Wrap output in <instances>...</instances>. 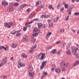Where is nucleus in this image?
<instances>
[{"label":"nucleus","mask_w":79,"mask_h":79,"mask_svg":"<svg viewBox=\"0 0 79 79\" xmlns=\"http://www.w3.org/2000/svg\"><path fill=\"white\" fill-rule=\"evenodd\" d=\"M72 31H73L74 32H76V31H75V30H72Z\"/></svg>","instance_id":"nucleus-58"},{"label":"nucleus","mask_w":79,"mask_h":79,"mask_svg":"<svg viewBox=\"0 0 79 79\" xmlns=\"http://www.w3.org/2000/svg\"><path fill=\"white\" fill-rule=\"evenodd\" d=\"M52 46H49L46 48V50H50V49H52Z\"/></svg>","instance_id":"nucleus-30"},{"label":"nucleus","mask_w":79,"mask_h":79,"mask_svg":"<svg viewBox=\"0 0 79 79\" xmlns=\"http://www.w3.org/2000/svg\"><path fill=\"white\" fill-rule=\"evenodd\" d=\"M21 35V34L20 33L18 32L16 34V36L19 37V36H20Z\"/></svg>","instance_id":"nucleus-25"},{"label":"nucleus","mask_w":79,"mask_h":79,"mask_svg":"<svg viewBox=\"0 0 79 79\" xmlns=\"http://www.w3.org/2000/svg\"><path fill=\"white\" fill-rule=\"evenodd\" d=\"M47 21H48V23H50V21H51V20H47Z\"/></svg>","instance_id":"nucleus-55"},{"label":"nucleus","mask_w":79,"mask_h":79,"mask_svg":"<svg viewBox=\"0 0 79 79\" xmlns=\"http://www.w3.org/2000/svg\"><path fill=\"white\" fill-rule=\"evenodd\" d=\"M37 28L36 27H34V30H33V32H37Z\"/></svg>","instance_id":"nucleus-28"},{"label":"nucleus","mask_w":79,"mask_h":79,"mask_svg":"<svg viewBox=\"0 0 79 79\" xmlns=\"http://www.w3.org/2000/svg\"><path fill=\"white\" fill-rule=\"evenodd\" d=\"M48 17H49V16L48 15H45V18H48Z\"/></svg>","instance_id":"nucleus-44"},{"label":"nucleus","mask_w":79,"mask_h":79,"mask_svg":"<svg viewBox=\"0 0 79 79\" xmlns=\"http://www.w3.org/2000/svg\"><path fill=\"white\" fill-rule=\"evenodd\" d=\"M68 13L69 15H71V10H69L68 11Z\"/></svg>","instance_id":"nucleus-38"},{"label":"nucleus","mask_w":79,"mask_h":79,"mask_svg":"<svg viewBox=\"0 0 79 79\" xmlns=\"http://www.w3.org/2000/svg\"><path fill=\"white\" fill-rule=\"evenodd\" d=\"M56 73L57 74H59V73H60L61 72V70L59 69H56Z\"/></svg>","instance_id":"nucleus-14"},{"label":"nucleus","mask_w":79,"mask_h":79,"mask_svg":"<svg viewBox=\"0 0 79 79\" xmlns=\"http://www.w3.org/2000/svg\"><path fill=\"white\" fill-rule=\"evenodd\" d=\"M35 41V39L34 38V37H32L31 41L33 43H34Z\"/></svg>","instance_id":"nucleus-22"},{"label":"nucleus","mask_w":79,"mask_h":79,"mask_svg":"<svg viewBox=\"0 0 79 79\" xmlns=\"http://www.w3.org/2000/svg\"><path fill=\"white\" fill-rule=\"evenodd\" d=\"M45 55V54L42 53H40L38 56L39 58H40V60H44V59H45V57H44V56Z\"/></svg>","instance_id":"nucleus-2"},{"label":"nucleus","mask_w":79,"mask_h":79,"mask_svg":"<svg viewBox=\"0 0 79 79\" xmlns=\"http://www.w3.org/2000/svg\"><path fill=\"white\" fill-rule=\"evenodd\" d=\"M49 9H52V10H54V8L52 7V6L51 5L49 6Z\"/></svg>","instance_id":"nucleus-32"},{"label":"nucleus","mask_w":79,"mask_h":79,"mask_svg":"<svg viewBox=\"0 0 79 79\" xmlns=\"http://www.w3.org/2000/svg\"><path fill=\"white\" fill-rule=\"evenodd\" d=\"M18 31H16L15 30H13L11 31V33L12 34H13V35H14V34H15L16 32H18Z\"/></svg>","instance_id":"nucleus-16"},{"label":"nucleus","mask_w":79,"mask_h":79,"mask_svg":"<svg viewBox=\"0 0 79 79\" xmlns=\"http://www.w3.org/2000/svg\"><path fill=\"white\" fill-rule=\"evenodd\" d=\"M66 54L67 55H71V52H70V51L69 50L68 51H66Z\"/></svg>","instance_id":"nucleus-24"},{"label":"nucleus","mask_w":79,"mask_h":79,"mask_svg":"<svg viewBox=\"0 0 79 79\" xmlns=\"http://www.w3.org/2000/svg\"><path fill=\"white\" fill-rule=\"evenodd\" d=\"M44 6L42 5L40 6L38 8L39 11H40V9H42V8L44 7Z\"/></svg>","instance_id":"nucleus-27"},{"label":"nucleus","mask_w":79,"mask_h":79,"mask_svg":"<svg viewBox=\"0 0 79 79\" xmlns=\"http://www.w3.org/2000/svg\"><path fill=\"white\" fill-rule=\"evenodd\" d=\"M33 21H34L35 20H36V21L38 20V19H33Z\"/></svg>","instance_id":"nucleus-60"},{"label":"nucleus","mask_w":79,"mask_h":79,"mask_svg":"<svg viewBox=\"0 0 79 79\" xmlns=\"http://www.w3.org/2000/svg\"><path fill=\"white\" fill-rule=\"evenodd\" d=\"M78 15H79V13L77 12L74 13L75 16H77Z\"/></svg>","instance_id":"nucleus-42"},{"label":"nucleus","mask_w":79,"mask_h":79,"mask_svg":"<svg viewBox=\"0 0 79 79\" xmlns=\"http://www.w3.org/2000/svg\"><path fill=\"white\" fill-rule=\"evenodd\" d=\"M27 29V27H24L23 28V30L24 31H25Z\"/></svg>","instance_id":"nucleus-46"},{"label":"nucleus","mask_w":79,"mask_h":79,"mask_svg":"<svg viewBox=\"0 0 79 79\" xmlns=\"http://www.w3.org/2000/svg\"><path fill=\"white\" fill-rule=\"evenodd\" d=\"M60 5L59 4H58L57 6V8H59V7H60Z\"/></svg>","instance_id":"nucleus-54"},{"label":"nucleus","mask_w":79,"mask_h":79,"mask_svg":"<svg viewBox=\"0 0 79 79\" xmlns=\"http://www.w3.org/2000/svg\"><path fill=\"white\" fill-rule=\"evenodd\" d=\"M4 26L5 27L6 26L7 28H10L12 26H15V23L13 22H11L9 23H4Z\"/></svg>","instance_id":"nucleus-1"},{"label":"nucleus","mask_w":79,"mask_h":79,"mask_svg":"<svg viewBox=\"0 0 79 79\" xmlns=\"http://www.w3.org/2000/svg\"><path fill=\"white\" fill-rule=\"evenodd\" d=\"M41 4V1H38L37 2H36L35 6H37V5H39V4Z\"/></svg>","instance_id":"nucleus-18"},{"label":"nucleus","mask_w":79,"mask_h":79,"mask_svg":"<svg viewBox=\"0 0 79 79\" xmlns=\"http://www.w3.org/2000/svg\"><path fill=\"white\" fill-rule=\"evenodd\" d=\"M8 9L9 10V11H13V10L12 6H10L8 8Z\"/></svg>","instance_id":"nucleus-23"},{"label":"nucleus","mask_w":79,"mask_h":79,"mask_svg":"<svg viewBox=\"0 0 79 79\" xmlns=\"http://www.w3.org/2000/svg\"><path fill=\"white\" fill-rule=\"evenodd\" d=\"M3 78L4 79H6V76H4Z\"/></svg>","instance_id":"nucleus-57"},{"label":"nucleus","mask_w":79,"mask_h":79,"mask_svg":"<svg viewBox=\"0 0 79 79\" xmlns=\"http://www.w3.org/2000/svg\"><path fill=\"white\" fill-rule=\"evenodd\" d=\"M53 26V23H49V27H52Z\"/></svg>","instance_id":"nucleus-31"},{"label":"nucleus","mask_w":79,"mask_h":79,"mask_svg":"<svg viewBox=\"0 0 79 79\" xmlns=\"http://www.w3.org/2000/svg\"><path fill=\"white\" fill-rule=\"evenodd\" d=\"M60 53H61V52L60 51H59L57 53V55H60Z\"/></svg>","instance_id":"nucleus-50"},{"label":"nucleus","mask_w":79,"mask_h":79,"mask_svg":"<svg viewBox=\"0 0 79 79\" xmlns=\"http://www.w3.org/2000/svg\"><path fill=\"white\" fill-rule=\"evenodd\" d=\"M43 74L42 77H44V76H45V75H47V73L46 72H43Z\"/></svg>","instance_id":"nucleus-29"},{"label":"nucleus","mask_w":79,"mask_h":79,"mask_svg":"<svg viewBox=\"0 0 79 79\" xmlns=\"http://www.w3.org/2000/svg\"><path fill=\"white\" fill-rule=\"evenodd\" d=\"M34 15V12H32L29 16L28 18L30 19V18H32L33 17V15Z\"/></svg>","instance_id":"nucleus-15"},{"label":"nucleus","mask_w":79,"mask_h":79,"mask_svg":"<svg viewBox=\"0 0 79 79\" xmlns=\"http://www.w3.org/2000/svg\"><path fill=\"white\" fill-rule=\"evenodd\" d=\"M36 35H37V33H36L33 34V37H34V36H36Z\"/></svg>","instance_id":"nucleus-49"},{"label":"nucleus","mask_w":79,"mask_h":79,"mask_svg":"<svg viewBox=\"0 0 79 79\" xmlns=\"http://www.w3.org/2000/svg\"><path fill=\"white\" fill-rule=\"evenodd\" d=\"M56 52V49H53L51 51V52L52 54H54Z\"/></svg>","instance_id":"nucleus-20"},{"label":"nucleus","mask_w":79,"mask_h":79,"mask_svg":"<svg viewBox=\"0 0 79 79\" xmlns=\"http://www.w3.org/2000/svg\"><path fill=\"white\" fill-rule=\"evenodd\" d=\"M2 4L3 6H7L8 5V2L2 1Z\"/></svg>","instance_id":"nucleus-8"},{"label":"nucleus","mask_w":79,"mask_h":79,"mask_svg":"<svg viewBox=\"0 0 79 79\" xmlns=\"http://www.w3.org/2000/svg\"><path fill=\"white\" fill-rule=\"evenodd\" d=\"M23 40H24V41H26L27 39V37L26 35H24L23 36Z\"/></svg>","instance_id":"nucleus-10"},{"label":"nucleus","mask_w":79,"mask_h":79,"mask_svg":"<svg viewBox=\"0 0 79 79\" xmlns=\"http://www.w3.org/2000/svg\"><path fill=\"white\" fill-rule=\"evenodd\" d=\"M1 63L2 64L0 63V67L2 66V64H5L6 63V59L5 58L4 59Z\"/></svg>","instance_id":"nucleus-6"},{"label":"nucleus","mask_w":79,"mask_h":79,"mask_svg":"<svg viewBox=\"0 0 79 79\" xmlns=\"http://www.w3.org/2000/svg\"><path fill=\"white\" fill-rule=\"evenodd\" d=\"M61 42V41L60 40H59L56 42V44H58L59 43H60Z\"/></svg>","instance_id":"nucleus-43"},{"label":"nucleus","mask_w":79,"mask_h":79,"mask_svg":"<svg viewBox=\"0 0 79 79\" xmlns=\"http://www.w3.org/2000/svg\"><path fill=\"white\" fill-rule=\"evenodd\" d=\"M3 49H4V50H6V48L4 47V48H3Z\"/></svg>","instance_id":"nucleus-59"},{"label":"nucleus","mask_w":79,"mask_h":79,"mask_svg":"<svg viewBox=\"0 0 79 79\" xmlns=\"http://www.w3.org/2000/svg\"><path fill=\"white\" fill-rule=\"evenodd\" d=\"M76 2H79V0H76Z\"/></svg>","instance_id":"nucleus-63"},{"label":"nucleus","mask_w":79,"mask_h":79,"mask_svg":"<svg viewBox=\"0 0 79 79\" xmlns=\"http://www.w3.org/2000/svg\"><path fill=\"white\" fill-rule=\"evenodd\" d=\"M64 45H65V43H62L61 45V47H62V48L64 47Z\"/></svg>","instance_id":"nucleus-36"},{"label":"nucleus","mask_w":79,"mask_h":79,"mask_svg":"<svg viewBox=\"0 0 79 79\" xmlns=\"http://www.w3.org/2000/svg\"><path fill=\"white\" fill-rule=\"evenodd\" d=\"M59 19V17H57L56 18V21H58V19Z\"/></svg>","instance_id":"nucleus-53"},{"label":"nucleus","mask_w":79,"mask_h":79,"mask_svg":"<svg viewBox=\"0 0 79 79\" xmlns=\"http://www.w3.org/2000/svg\"><path fill=\"white\" fill-rule=\"evenodd\" d=\"M14 6H18L19 5V4L18 3L15 2L14 4Z\"/></svg>","instance_id":"nucleus-35"},{"label":"nucleus","mask_w":79,"mask_h":79,"mask_svg":"<svg viewBox=\"0 0 79 79\" xmlns=\"http://www.w3.org/2000/svg\"><path fill=\"white\" fill-rule=\"evenodd\" d=\"M17 46V45H16V44H12V48H16V46Z\"/></svg>","instance_id":"nucleus-26"},{"label":"nucleus","mask_w":79,"mask_h":79,"mask_svg":"<svg viewBox=\"0 0 79 79\" xmlns=\"http://www.w3.org/2000/svg\"><path fill=\"white\" fill-rule=\"evenodd\" d=\"M21 55L23 58H27V56L24 53H22Z\"/></svg>","instance_id":"nucleus-13"},{"label":"nucleus","mask_w":79,"mask_h":79,"mask_svg":"<svg viewBox=\"0 0 79 79\" xmlns=\"http://www.w3.org/2000/svg\"><path fill=\"white\" fill-rule=\"evenodd\" d=\"M45 15H43L41 16V18H45Z\"/></svg>","instance_id":"nucleus-51"},{"label":"nucleus","mask_w":79,"mask_h":79,"mask_svg":"<svg viewBox=\"0 0 79 79\" xmlns=\"http://www.w3.org/2000/svg\"><path fill=\"white\" fill-rule=\"evenodd\" d=\"M64 10V7H62L60 9V11H63Z\"/></svg>","instance_id":"nucleus-40"},{"label":"nucleus","mask_w":79,"mask_h":79,"mask_svg":"<svg viewBox=\"0 0 79 79\" xmlns=\"http://www.w3.org/2000/svg\"><path fill=\"white\" fill-rule=\"evenodd\" d=\"M74 0H72V2H74Z\"/></svg>","instance_id":"nucleus-64"},{"label":"nucleus","mask_w":79,"mask_h":79,"mask_svg":"<svg viewBox=\"0 0 79 79\" xmlns=\"http://www.w3.org/2000/svg\"><path fill=\"white\" fill-rule=\"evenodd\" d=\"M52 71H53L54 70V68H52L51 69Z\"/></svg>","instance_id":"nucleus-61"},{"label":"nucleus","mask_w":79,"mask_h":79,"mask_svg":"<svg viewBox=\"0 0 79 79\" xmlns=\"http://www.w3.org/2000/svg\"><path fill=\"white\" fill-rule=\"evenodd\" d=\"M28 71L29 72H31L33 71V68L31 66H29L28 67Z\"/></svg>","instance_id":"nucleus-17"},{"label":"nucleus","mask_w":79,"mask_h":79,"mask_svg":"<svg viewBox=\"0 0 79 79\" xmlns=\"http://www.w3.org/2000/svg\"><path fill=\"white\" fill-rule=\"evenodd\" d=\"M77 33L78 34H79V30H78L77 31Z\"/></svg>","instance_id":"nucleus-62"},{"label":"nucleus","mask_w":79,"mask_h":79,"mask_svg":"<svg viewBox=\"0 0 79 79\" xmlns=\"http://www.w3.org/2000/svg\"><path fill=\"white\" fill-rule=\"evenodd\" d=\"M4 48V46H1L0 47V50H2V48Z\"/></svg>","instance_id":"nucleus-47"},{"label":"nucleus","mask_w":79,"mask_h":79,"mask_svg":"<svg viewBox=\"0 0 79 79\" xmlns=\"http://www.w3.org/2000/svg\"><path fill=\"white\" fill-rule=\"evenodd\" d=\"M30 10H31V9H30V8H28L26 10V11L27 13H29V12H31Z\"/></svg>","instance_id":"nucleus-33"},{"label":"nucleus","mask_w":79,"mask_h":79,"mask_svg":"<svg viewBox=\"0 0 79 79\" xmlns=\"http://www.w3.org/2000/svg\"><path fill=\"white\" fill-rule=\"evenodd\" d=\"M25 66V64L22 63L21 61H19L18 62V67L19 68H20L21 67H24Z\"/></svg>","instance_id":"nucleus-4"},{"label":"nucleus","mask_w":79,"mask_h":79,"mask_svg":"<svg viewBox=\"0 0 79 79\" xmlns=\"http://www.w3.org/2000/svg\"><path fill=\"white\" fill-rule=\"evenodd\" d=\"M38 28H40V27L42 26V24L41 23H38Z\"/></svg>","instance_id":"nucleus-21"},{"label":"nucleus","mask_w":79,"mask_h":79,"mask_svg":"<svg viewBox=\"0 0 79 79\" xmlns=\"http://www.w3.org/2000/svg\"><path fill=\"white\" fill-rule=\"evenodd\" d=\"M62 71H65V69L64 68H63L62 69Z\"/></svg>","instance_id":"nucleus-56"},{"label":"nucleus","mask_w":79,"mask_h":79,"mask_svg":"<svg viewBox=\"0 0 79 79\" xmlns=\"http://www.w3.org/2000/svg\"><path fill=\"white\" fill-rule=\"evenodd\" d=\"M79 63V61L78 60H77L76 61L75 63H74L73 64V66H77L78 64Z\"/></svg>","instance_id":"nucleus-19"},{"label":"nucleus","mask_w":79,"mask_h":79,"mask_svg":"<svg viewBox=\"0 0 79 79\" xmlns=\"http://www.w3.org/2000/svg\"><path fill=\"white\" fill-rule=\"evenodd\" d=\"M52 34V32H49L46 35V39H48L50 37V35Z\"/></svg>","instance_id":"nucleus-12"},{"label":"nucleus","mask_w":79,"mask_h":79,"mask_svg":"<svg viewBox=\"0 0 79 79\" xmlns=\"http://www.w3.org/2000/svg\"><path fill=\"white\" fill-rule=\"evenodd\" d=\"M69 66V64L68 63H65L64 62H62L60 65V66L62 67L65 68L66 67H68Z\"/></svg>","instance_id":"nucleus-3"},{"label":"nucleus","mask_w":79,"mask_h":79,"mask_svg":"<svg viewBox=\"0 0 79 79\" xmlns=\"http://www.w3.org/2000/svg\"><path fill=\"white\" fill-rule=\"evenodd\" d=\"M58 21H56V19H53V23H56V22H57Z\"/></svg>","instance_id":"nucleus-45"},{"label":"nucleus","mask_w":79,"mask_h":79,"mask_svg":"<svg viewBox=\"0 0 79 79\" xmlns=\"http://www.w3.org/2000/svg\"><path fill=\"white\" fill-rule=\"evenodd\" d=\"M35 48H36V45H34V46L31 47V50L30 51V53H33L34 52V50Z\"/></svg>","instance_id":"nucleus-7"},{"label":"nucleus","mask_w":79,"mask_h":79,"mask_svg":"<svg viewBox=\"0 0 79 79\" xmlns=\"http://www.w3.org/2000/svg\"><path fill=\"white\" fill-rule=\"evenodd\" d=\"M13 5V3H10L9 6H12Z\"/></svg>","instance_id":"nucleus-41"},{"label":"nucleus","mask_w":79,"mask_h":79,"mask_svg":"<svg viewBox=\"0 0 79 79\" xmlns=\"http://www.w3.org/2000/svg\"><path fill=\"white\" fill-rule=\"evenodd\" d=\"M13 57H12L10 58V60H11V61H13Z\"/></svg>","instance_id":"nucleus-52"},{"label":"nucleus","mask_w":79,"mask_h":79,"mask_svg":"<svg viewBox=\"0 0 79 79\" xmlns=\"http://www.w3.org/2000/svg\"><path fill=\"white\" fill-rule=\"evenodd\" d=\"M34 72L31 73L29 72V76L31 77H33V76L34 75Z\"/></svg>","instance_id":"nucleus-11"},{"label":"nucleus","mask_w":79,"mask_h":79,"mask_svg":"<svg viewBox=\"0 0 79 79\" xmlns=\"http://www.w3.org/2000/svg\"><path fill=\"white\" fill-rule=\"evenodd\" d=\"M47 61H44L42 62L41 66L40 67V69H42L46 65V64Z\"/></svg>","instance_id":"nucleus-5"},{"label":"nucleus","mask_w":79,"mask_h":79,"mask_svg":"<svg viewBox=\"0 0 79 79\" xmlns=\"http://www.w3.org/2000/svg\"><path fill=\"white\" fill-rule=\"evenodd\" d=\"M60 31L61 32H63L64 31V29L62 28L60 29Z\"/></svg>","instance_id":"nucleus-37"},{"label":"nucleus","mask_w":79,"mask_h":79,"mask_svg":"<svg viewBox=\"0 0 79 79\" xmlns=\"http://www.w3.org/2000/svg\"><path fill=\"white\" fill-rule=\"evenodd\" d=\"M32 23H34V20L30 21L29 23H28V24H32Z\"/></svg>","instance_id":"nucleus-34"},{"label":"nucleus","mask_w":79,"mask_h":79,"mask_svg":"<svg viewBox=\"0 0 79 79\" xmlns=\"http://www.w3.org/2000/svg\"><path fill=\"white\" fill-rule=\"evenodd\" d=\"M68 19H69V16H67L65 19L66 21H67V20H68Z\"/></svg>","instance_id":"nucleus-48"},{"label":"nucleus","mask_w":79,"mask_h":79,"mask_svg":"<svg viewBox=\"0 0 79 79\" xmlns=\"http://www.w3.org/2000/svg\"><path fill=\"white\" fill-rule=\"evenodd\" d=\"M27 5L26 4H22L20 7V10H22L25 6H26Z\"/></svg>","instance_id":"nucleus-9"},{"label":"nucleus","mask_w":79,"mask_h":79,"mask_svg":"<svg viewBox=\"0 0 79 79\" xmlns=\"http://www.w3.org/2000/svg\"><path fill=\"white\" fill-rule=\"evenodd\" d=\"M65 8H68V4H65Z\"/></svg>","instance_id":"nucleus-39"}]
</instances>
